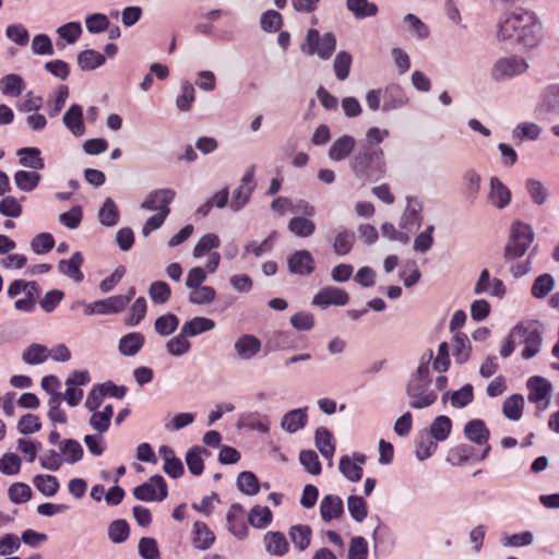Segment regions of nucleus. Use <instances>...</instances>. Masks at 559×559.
<instances>
[{
  "mask_svg": "<svg viewBox=\"0 0 559 559\" xmlns=\"http://www.w3.org/2000/svg\"><path fill=\"white\" fill-rule=\"evenodd\" d=\"M536 15L522 8L503 13L497 23V39L506 46L533 48L538 44Z\"/></svg>",
  "mask_w": 559,
  "mask_h": 559,
  "instance_id": "f257e3e1",
  "label": "nucleus"
},
{
  "mask_svg": "<svg viewBox=\"0 0 559 559\" xmlns=\"http://www.w3.org/2000/svg\"><path fill=\"white\" fill-rule=\"evenodd\" d=\"M349 168L361 182H378L386 175L384 151L371 146H359L349 162Z\"/></svg>",
  "mask_w": 559,
  "mask_h": 559,
  "instance_id": "f03ea898",
  "label": "nucleus"
},
{
  "mask_svg": "<svg viewBox=\"0 0 559 559\" xmlns=\"http://www.w3.org/2000/svg\"><path fill=\"white\" fill-rule=\"evenodd\" d=\"M534 238L535 234L531 225L514 221L503 250V259L508 262L522 258L531 248Z\"/></svg>",
  "mask_w": 559,
  "mask_h": 559,
  "instance_id": "7ed1b4c3",
  "label": "nucleus"
},
{
  "mask_svg": "<svg viewBox=\"0 0 559 559\" xmlns=\"http://www.w3.org/2000/svg\"><path fill=\"white\" fill-rule=\"evenodd\" d=\"M512 337H518V344H523V359L535 357L540 350L543 337L537 322H521L512 329Z\"/></svg>",
  "mask_w": 559,
  "mask_h": 559,
  "instance_id": "20e7f679",
  "label": "nucleus"
},
{
  "mask_svg": "<svg viewBox=\"0 0 559 559\" xmlns=\"http://www.w3.org/2000/svg\"><path fill=\"white\" fill-rule=\"evenodd\" d=\"M336 49V38L333 33L321 35L318 29L310 28L305 41L301 44V51L308 56L317 55L322 60H328Z\"/></svg>",
  "mask_w": 559,
  "mask_h": 559,
  "instance_id": "39448f33",
  "label": "nucleus"
},
{
  "mask_svg": "<svg viewBox=\"0 0 559 559\" xmlns=\"http://www.w3.org/2000/svg\"><path fill=\"white\" fill-rule=\"evenodd\" d=\"M133 496L139 501H163L168 496L167 483L160 475H154L147 481L133 489Z\"/></svg>",
  "mask_w": 559,
  "mask_h": 559,
  "instance_id": "423d86ee",
  "label": "nucleus"
},
{
  "mask_svg": "<svg viewBox=\"0 0 559 559\" xmlns=\"http://www.w3.org/2000/svg\"><path fill=\"white\" fill-rule=\"evenodd\" d=\"M528 69L526 60L519 56H510L498 59L491 69V78L497 81H504L524 73Z\"/></svg>",
  "mask_w": 559,
  "mask_h": 559,
  "instance_id": "0eeeda50",
  "label": "nucleus"
},
{
  "mask_svg": "<svg viewBox=\"0 0 559 559\" xmlns=\"http://www.w3.org/2000/svg\"><path fill=\"white\" fill-rule=\"evenodd\" d=\"M464 435L472 443L483 448L480 455L475 460L484 461L487 459L489 452L491 451V445L488 442L490 438V431L487 428L485 421L478 418L467 421L464 426Z\"/></svg>",
  "mask_w": 559,
  "mask_h": 559,
  "instance_id": "6e6552de",
  "label": "nucleus"
},
{
  "mask_svg": "<svg viewBox=\"0 0 559 559\" xmlns=\"http://www.w3.org/2000/svg\"><path fill=\"white\" fill-rule=\"evenodd\" d=\"M348 302V293L332 285L320 288L312 298V305L321 309H326L330 306H346Z\"/></svg>",
  "mask_w": 559,
  "mask_h": 559,
  "instance_id": "1a4fd4ad",
  "label": "nucleus"
},
{
  "mask_svg": "<svg viewBox=\"0 0 559 559\" xmlns=\"http://www.w3.org/2000/svg\"><path fill=\"white\" fill-rule=\"evenodd\" d=\"M442 386H406L407 404L413 409H423L431 406L439 396Z\"/></svg>",
  "mask_w": 559,
  "mask_h": 559,
  "instance_id": "9d476101",
  "label": "nucleus"
},
{
  "mask_svg": "<svg viewBox=\"0 0 559 559\" xmlns=\"http://www.w3.org/2000/svg\"><path fill=\"white\" fill-rule=\"evenodd\" d=\"M535 112L539 118L559 115V84L547 85L542 91Z\"/></svg>",
  "mask_w": 559,
  "mask_h": 559,
  "instance_id": "9b49d317",
  "label": "nucleus"
},
{
  "mask_svg": "<svg viewBox=\"0 0 559 559\" xmlns=\"http://www.w3.org/2000/svg\"><path fill=\"white\" fill-rule=\"evenodd\" d=\"M423 203L415 197H407V205L400 219V228L406 231L419 229L423 221Z\"/></svg>",
  "mask_w": 559,
  "mask_h": 559,
  "instance_id": "f8f14e48",
  "label": "nucleus"
},
{
  "mask_svg": "<svg viewBox=\"0 0 559 559\" xmlns=\"http://www.w3.org/2000/svg\"><path fill=\"white\" fill-rule=\"evenodd\" d=\"M245 514L246 510L240 503H233L226 515L228 531L239 540L246 539L249 533Z\"/></svg>",
  "mask_w": 559,
  "mask_h": 559,
  "instance_id": "ddd939ff",
  "label": "nucleus"
},
{
  "mask_svg": "<svg viewBox=\"0 0 559 559\" xmlns=\"http://www.w3.org/2000/svg\"><path fill=\"white\" fill-rule=\"evenodd\" d=\"M365 462L366 455L359 452H354L353 457L343 455L338 463L340 473L349 481L357 483L362 477V465Z\"/></svg>",
  "mask_w": 559,
  "mask_h": 559,
  "instance_id": "4468645a",
  "label": "nucleus"
},
{
  "mask_svg": "<svg viewBox=\"0 0 559 559\" xmlns=\"http://www.w3.org/2000/svg\"><path fill=\"white\" fill-rule=\"evenodd\" d=\"M287 266L290 273L297 275H310L314 269V259L308 250H297L287 261Z\"/></svg>",
  "mask_w": 559,
  "mask_h": 559,
  "instance_id": "2eb2a0df",
  "label": "nucleus"
},
{
  "mask_svg": "<svg viewBox=\"0 0 559 559\" xmlns=\"http://www.w3.org/2000/svg\"><path fill=\"white\" fill-rule=\"evenodd\" d=\"M62 122L75 138L83 136L86 132L83 107L80 104H72L68 108L62 117Z\"/></svg>",
  "mask_w": 559,
  "mask_h": 559,
  "instance_id": "dca6fc26",
  "label": "nucleus"
},
{
  "mask_svg": "<svg viewBox=\"0 0 559 559\" xmlns=\"http://www.w3.org/2000/svg\"><path fill=\"white\" fill-rule=\"evenodd\" d=\"M488 200L498 210H503L511 203V191L498 177L490 178Z\"/></svg>",
  "mask_w": 559,
  "mask_h": 559,
  "instance_id": "f3484780",
  "label": "nucleus"
},
{
  "mask_svg": "<svg viewBox=\"0 0 559 559\" xmlns=\"http://www.w3.org/2000/svg\"><path fill=\"white\" fill-rule=\"evenodd\" d=\"M344 514V503L337 495H326L320 502V515L324 523L340 519Z\"/></svg>",
  "mask_w": 559,
  "mask_h": 559,
  "instance_id": "a211bd4d",
  "label": "nucleus"
},
{
  "mask_svg": "<svg viewBox=\"0 0 559 559\" xmlns=\"http://www.w3.org/2000/svg\"><path fill=\"white\" fill-rule=\"evenodd\" d=\"M356 140L354 136L345 134L333 141L328 155L333 162H342L348 158L354 152Z\"/></svg>",
  "mask_w": 559,
  "mask_h": 559,
  "instance_id": "6ab92c4d",
  "label": "nucleus"
},
{
  "mask_svg": "<svg viewBox=\"0 0 559 559\" xmlns=\"http://www.w3.org/2000/svg\"><path fill=\"white\" fill-rule=\"evenodd\" d=\"M175 197V190L169 188L153 190L141 203V209L145 211H158L159 206H168L174 201Z\"/></svg>",
  "mask_w": 559,
  "mask_h": 559,
  "instance_id": "aec40b11",
  "label": "nucleus"
},
{
  "mask_svg": "<svg viewBox=\"0 0 559 559\" xmlns=\"http://www.w3.org/2000/svg\"><path fill=\"white\" fill-rule=\"evenodd\" d=\"M265 347L270 352L296 348L297 336L290 331H274L267 336Z\"/></svg>",
  "mask_w": 559,
  "mask_h": 559,
  "instance_id": "412c9836",
  "label": "nucleus"
},
{
  "mask_svg": "<svg viewBox=\"0 0 559 559\" xmlns=\"http://www.w3.org/2000/svg\"><path fill=\"white\" fill-rule=\"evenodd\" d=\"M383 105L382 110L384 112H389L391 110L400 109L404 107L408 98L404 92V90L397 84H391L386 86L383 91Z\"/></svg>",
  "mask_w": 559,
  "mask_h": 559,
  "instance_id": "4be33fe9",
  "label": "nucleus"
},
{
  "mask_svg": "<svg viewBox=\"0 0 559 559\" xmlns=\"http://www.w3.org/2000/svg\"><path fill=\"white\" fill-rule=\"evenodd\" d=\"M83 262V254L80 251H76L69 260H60L58 263V270L64 276L73 280L75 283H80L84 280V274L81 271Z\"/></svg>",
  "mask_w": 559,
  "mask_h": 559,
  "instance_id": "5701e85b",
  "label": "nucleus"
},
{
  "mask_svg": "<svg viewBox=\"0 0 559 559\" xmlns=\"http://www.w3.org/2000/svg\"><path fill=\"white\" fill-rule=\"evenodd\" d=\"M237 427L239 429L247 428L249 430H257L261 433H267L270 431V420L266 415H261L258 412H251L242 414L239 417Z\"/></svg>",
  "mask_w": 559,
  "mask_h": 559,
  "instance_id": "b1692460",
  "label": "nucleus"
},
{
  "mask_svg": "<svg viewBox=\"0 0 559 559\" xmlns=\"http://www.w3.org/2000/svg\"><path fill=\"white\" fill-rule=\"evenodd\" d=\"M307 407L296 408L287 412L283 416L281 420V427L289 433H295L298 430L302 429L307 425Z\"/></svg>",
  "mask_w": 559,
  "mask_h": 559,
  "instance_id": "393cba45",
  "label": "nucleus"
},
{
  "mask_svg": "<svg viewBox=\"0 0 559 559\" xmlns=\"http://www.w3.org/2000/svg\"><path fill=\"white\" fill-rule=\"evenodd\" d=\"M314 442L321 455L329 460L331 465L335 453V443L329 429L325 427H319L316 430Z\"/></svg>",
  "mask_w": 559,
  "mask_h": 559,
  "instance_id": "a878e982",
  "label": "nucleus"
},
{
  "mask_svg": "<svg viewBox=\"0 0 559 559\" xmlns=\"http://www.w3.org/2000/svg\"><path fill=\"white\" fill-rule=\"evenodd\" d=\"M263 540L265 550L272 556L282 557L289 550L287 538L282 532H267Z\"/></svg>",
  "mask_w": 559,
  "mask_h": 559,
  "instance_id": "bb28decb",
  "label": "nucleus"
},
{
  "mask_svg": "<svg viewBox=\"0 0 559 559\" xmlns=\"http://www.w3.org/2000/svg\"><path fill=\"white\" fill-rule=\"evenodd\" d=\"M21 166L34 170H40L45 167L41 152L38 147H22L16 151Z\"/></svg>",
  "mask_w": 559,
  "mask_h": 559,
  "instance_id": "cd10ccee",
  "label": "nucleus"
},
{
  "mask_svg": "<svg viewBox=\"0 0 559 559\" xmlns=\"http://www.w3.org/2000/svg\"><path fill=\"white\" fill-rule=\"evenodd\" d=\"M346 9L356 20L373 17L379 12L378 5L368 0H346Z\"/></svg>",
  "mask_w": 559,
  "mask_h": 559,
  "instance_id": "c85d7f7f",
  "label": "nucleus"
},
{
  "mask_svg": "<svg viewBox=\"0 0 559 559\" xmlns=\"http://www.w3.org/2000/svg\"><path fill=\"white\" fill-rule=\"evenodd\" d=\"M145 342V337L140 332H131L123 335L119 341V352L121 355L131 357L140 352Z\"/></svg>",
  "mask_w": 559,
  "mask_h": 559,
  "instance_id": "c756f323",
  "label": "nucleus"
},
{
  "mask_svg": "<svg viewBox=\"0 0 559 559\" xmlns=\"http://www.w3.org/2000/svg\"><path fill=\"white\" fill-rule=\"evenodd\" d=\"M193 545L197 549L206 550L215 542V535L210 527L201 521H197L193 524Z\"/></svg>",
  "mask_w": 559,
  "mask_h": 559,
  "instance_id": "7c9ffc66",
  "label": "nucleus"
},
{
  "mask_svg": "<svg viewBox=\"0 0 559 559\" xmlns=\"http://www.w3.org/2000/svg\"><path fill=\"white\" fill-rule=\"evenodd\" d=\"M76 61L82 71H92L102 67L106 57L94 49H85L78 53Z\"/></svg>",
  "mask_w": 559,
  "mask_h": 559,
  "instance_id": "2f4dec72",
  "label": "nucleus"
},
{
  "mask_svg": "<svg viewBox=\"0 0 559 559\" xmlns=\"http://www.w3.org/2000/svg\"><path fill=\"white\" fill-rule=\"evenodd\" d=\"M215 328V322L205 317H194L193 319L185 322L181 331L188 337L198 336L204 332L211 331Z\"/></svg>",
  "mask_w": 559,
  "mask_h": 559,
  "instance_id": "473e14b6",
  "label": "nucleus"
},
{
  "mask_svg": "<svg viewBox=\"0 0 559 559\" xmlns=\"http://www.w3.org/2000/svg\"><path fill=\"white\" fill-rule=\"evenodd\" d=\"M25 82L19 74H7L0 79V91L4 96L19 97L25 90Z\"/></svg>",
  "mask_w": 559,
  "mask_h": 559,
  "instance_id": "72a5a7b5",
  "label": "nucleus"
},
{
  "mask_svg": "<svg viewBox=\"0 0 559 559\" xmlns=\"http://www.w3.org/2000/svg\"><path fill=\"white\" fill-rule=\"evenodd\" d=\"M98 221L105 227H114L118 224L120 213L117 204L111 198H106L103 205L98 210Z\"/></svg>",
  "mask_w": 559,
  "mask_h": 559,
  "instance_id": "f704fd0d",
  "label": "nucleus"
},
{
  "mask_svg": "<svg viewBox=\"0 0 559 559\" xmlns=\"http://www.w3.org/2000/svg\"><path fill=\"white\" fill-rule=\"evenodd\" d=\"M474 399L473 386H461L456 391H447L442 394V402L450 401L454 408H463L468 405Z\"/></svg>",
  "mask_w": 559,
  "mask_h": 559,
  "instance_id": "c9c22d12",
  "label": "nucleus"
},
{
  "mask_svg": "<svg viewBox=\"0 0 559 559\" xmlns=\"http://www.w3.org/2000/svg\"><path fill=\"white\" fill-rule=\"evenodd\" d=\"M261 348V342L253 335H242L235 343V349L240 358L250 359Z\"/></svg>",
  "mask_w": 559,
  "mask_h": 559,
  "instance_id": "e433bc0d",
  "label": "nucleus"
},
{
  "mask_svg": "<svg viewBox=\"0 0 559 559\" xmlns=\"http://www.w3.org/2000/svg\"><path fill=\"white\" fill-rule=\"evenodd\" d=\"M273 520V513L269 507L254 506L248 514V523L258 530L267 527Z\"/></svg>",
  "mask_w": 559,
  "mask_h": 559,
  "instance_id": "4c0bfd02",
  "label": "nucleus"
},
{
  "mask_svg": "<svg viewBox=\"0 0 559 559\" xmlns=\"http://www.w3.org/2000/svg\"><path fill=\"white\" fill-rule=\"evenodd\" d=\"M287 228L296 237L308 238L314 234L316 224L308 217L295 216L289 219Z\"/></svg>",
  "mask_w": 559,
  "mask_h": 559,
  "instance_id": "58836bf2",
  "label": "nucleus"
},
{
  "mask_svg": "<svg viewBox=\"0 0 559 559\" xmlns=\"http://www.w3.org/2000/svg\"><path fill=\"white\" fill-rule=\"evenodd\" d=\"M555 285L554 276L549 273H544L533 282L531 294L535 299H544L554 290Z\"/></svg>",
  "mask_w": 559,
  "mask_h": 559,
  "instance_id": "ea45409f",
  "label": "nucleus"
},
{
  "mask_svg": "<svg viewBox=\"0 0 559 559\" xmlns=\"http://www.w3.org/2000/svg\"><path fill=\"white\" fill-rule=\"evenodd\" d=\"M35 488L45 497H53L60 488L59 480L53 475L39 474L33 478Z\"/></svg>",
  "mask_w": 559,
  "mask_h": 559,
  "instance_id": "a19ab883",
  "label": "nucleus"
},
{
  "mask_svg": "<svg viewBox=\"0 0 559 559\" xmlns=\"http://www.w3.org/2000/svg\"><path fill=\"white\" fill-rule=\"evenodd\" d=\"M312 531L309 525H294L289 530V537L295 548L299 551L306 550L311 542Z\"/></svg>",
  "mask_w": 559,
  "mask_h": 559,
  "instance_id": "79ce46f5",
  "label": "nucleus"
},
{
  "mask_svg": "<svg viewBox=\"0 0 559 559\" xmlns=\"http://www.w3.org/2000/svg\"><path fill=\"white\" fill-rule=\"evenodd\" d=\"M92 416L90 418L91 427L96 430L99 435L105 433L109 427L110 421L114 416V408L111 405H106L102 412H92Z\"/></svg>",
  "mask_w": 559,
  "mask_h": 559,
  "instance_id": "37998d69",
  "label": "nucleus"
},
{
  "mask_svg": "<svg viewBox=\"0 0 559 559\" xmlns=\"http://www.w3.org/2000/svg\"><path fill=\"white\" fill-rule=\"evenodd\" d=\"M69 97V87L67 85H60L55 96L49 98L46 104V110L50 118L57 117L66 106Z\"/></svg>",
  "mask_w": 559,
  "mask_h": 559,
  "instance_id": "c03bdc74",
  "label": "nucleus"
},
{
  "mask_svg": "<svg viewBox=\"0 0 559 559\" xmlns=\"http://www.w3.org/2000/svg\"><path fill=\"white\" fill-rule=\"evenodd\" d=\"M50 349L41 344L29 345L22 354V359L28 365H39L48 359Z\"/></svg>",
  "mask_w": 559,
  "mask_h": 559,
  "instance_id": "a18cd8bd",
  "label": "nucleus"
},
{
  "mask_svg": "<svg viewBox=\"0 0 559 559\" xmlns=\"http://www.w3.org/2000/svg\"><path fill=\"white\" fill-rule=\"evenodd\" d=\"M203 453L207 454L209 452L202 447H193L186 454L188 469L193 476H200L204 471Z\"/></svg>",
  "mask_w": 559,
  "mask_h": 559,
  "instance_id": "49530a36",
  "label": "nucleus"
},
{
  "mask_svg": "<svg viewBox=\"0 0 559 559\" xmlns=\"http://www.w3.org/2000/svg\"><path fill=\"white\" fill-rule=\"evenodd\" d=\"M41 179L37 171L17 170L14 174V182L16 187L24 192H31L38 186Z\"/></svg>",
  "mask_w": 559,
  "mask_h": 559,
  "instance_id": "de8ad7c7",
  "label": "nucleus"
},
{
  "mask_svg": "<svg viewBox=\"0 0 559 559\" xmlns=\"http://www.w3.org/2000/svg\"><path fill=\"white\" fill-rule=\"evenodd\" d=\"M354 242L355 234L350 230L342 229L334 237L333 250L340 257L346 255L352 251Z\"/></svg>",
  "mask_w": 559,
  "mask_h": 559,
  "instance_id": "09e8293b",
  "label": "nucleus"
},
{
  "mask_svg": "<svg viewBox=\"0 0 559 559\" xmlns=\"http://www.w3.org/2000/svg\"><path fill=\"white\" fill-rule=\"evenodd\" d=\"M237 487L247 496H255L260 490V483L252 472L243 471L237 476Z\"/></svg>",
  "mask_w": 559,
  "mask_h": 559,
  "instance_id": "8fccbe9b",
  "label": "nucleus"
},
{
  "mask_svg": "<svg viewBox=\"0 0 559 559\" xmlns=\"http://www.w3.org/2000/svg\"><path fill=\"white\" fill-rule=\"evenodd\" d=\"M452 420L445 416H437L430 425V435L436 441H444L451 433Z\"/></svg>",
  "mask_w": 559,
  "mask_h": 559,
  "instance_id": "3c124183",
  "label": "nucleus"
},
{
  "mask_svg": "<svg viewBox=\"0 0 559 559\" xmlns=\"http://www.w3.org/2000/svg\"><path fill=\"white\" fill-rule=\"evenodd\" d=\"M347 509L352 519L357 523L364 522L368 515L367 502L360 496L350 495L347 498Z\"/></svg>",
  "mask_w": 559,
  "mask_h": 559,
  "instance_id": "603ef678",
  "label": "nucleus"
},
{
  "mask_svg": "<svg viewBox=\"0 0 559 559\" xmlns=\"http://www.w3.org/2000/svg\"><path fill=\"white\" fill-rule=\"evenodd\" d=\"M179 325V319L174 313L159 316L154 322V330L160 336L173 334Z\"/></svg>",
  "mask_w": 559,
  "mask_h": 559,
  "instance_id": "864d4df0",
  "label": "nucleus"
},
{
  "mask_svg": "<svg viewBox=\"0 0 559 559\" xmlns=\"http://www.w3.org/2000/svg\"><path fill=\"white\" fill-rule=\"evenodd\" d=\"M524 406V400L520 394H513L503 402V415L513 421L521 418Z\"/></svg>",
  "mask_w": 559,
  "mask_h": 559,
  "instance_id": "5fc2aeb1",
  "label": "nucleus"
},
{
  "mask_svg": "<svg viewBox=\"0 0 559 559\" xmlns=\"http://www.w3.org/2000/svg\"><path fill=\"white\" fill-rule=\"evenodd\" d=\"M60 452L64 455V461L69 464H75L82 460L84 451L81 443L74 439H67L60 444Z\"/></svg>",
  "mask_w": 559,
  "mask_h": 559,
  "instance_id": "6e6d98bb",
  "label": "nucleus"
},
{
  "mask_svg": "<svg viewBox=\"0 0 559 559\" xmlns=\"http://www.w3.org/2000/svg\"><path fill=\"white\" fill-rule=\"evenodd\" d=\"M99 314L119 313L128 306V299L118 295L97 300Z\"/></svg>",
  "mask_w": 559,
  "mask_h": 559,
  "instance_id": "4d7b16f0",
  "label": "nucleus"
},
{
  "mask_svg": "<svg viewBox=\"0 0 559 559\" xmlns=\"http://www.w3.org/2000/svg\"><path fill=\"white\" fill-rule=\"evenodd\" d=\"M552 386H530L527 400L536 404L539 411L548 408L550 403Z\"/></svg>",
  "mask_w": 559,
  "mask_h": 559,
  "instance_id": "13d9d810",
  "label": "nucleus"
},
{
  "mask_svg": "<svg viewBox=\"0 0 559 559\" xmlns=\"http://www.w3.org/2000/svg\"><path fill=\"white\" fill-rule=\"evenodd\" d=\"M473 452L472 445L461 443L449 451L447 461L453 466H461L473 457Z\"/></svg>",
  "mask_w": 559,
  "mask_h": 559,
  "instance_id": "bf43d9fd",
  "label": "nucleus"
},
{
  "mask_svg": "<svg viewBox=\"0 0 559 559\" xmlns=\"http://www.w3.org/2000/svg\"><path fill=\"white\" fill-rule=\"evenodd\" d=\"M283 16L275 10H266L261 14L260 26L265 33H276L283 26Z\"/></svg>",
  "mask_w": 559,
  "mask_h": 559,
  "instance_id": "052dcab7",
  "label": "nucleus"
},
{
  "mask_svg": "<svg viewBox=\"0 0 559 559\" xmlns=\"http://www.w3.org/2000/svg\"><path fill=\"white\" fill-rule=\"evenodd\" d=\"M130 535V526L126 520H115L108 525V537L114 544L124 543Z\"/></svg>",
  "mask_w": 559,
  "mask_h": 559,
  "instance_id": "680f3d73",
  "label": "nucleus"
},
{
  "mask_svg": "<svg viewBox=\"0 0 559 559\" xmlns=\"http://www.w3.org/2000/svg\"><path fill=\"white\" fill-rule=\"evenodd\" d=\"M352 61V56L347 51H340L335 56L333 61V70L337 80L345 81L348 78Z\"/></svg>",
  "mask_w": 559,
  "mask_h": 559,
  "instance_id": "e2e57ef3",
  "label": "nucleus"
},
{
  "mask_svg": "<svg viewBox=\"0 0 559 559\" xmlns=\"http://www.w3.org/2000/svg\"><path fill=\"white\" fill-rule=\"evenodd\" d=\"M148 295L156 305L167 302L171 296L170 286L164 281L153 282L148 287Z\"/></svg>",
  "mask_w": 559,
  "mask_h": 559,
  "instance_id": "0e129e2a",
  "label": "nucleus"
},
{
  "mask_svg": "<svg viewBox=\"0 0 559 559\" xmlns=\"http://www.w3.org/2000/svg\"><path fill=\"white\" fill-rule=\"evenodd\" d=\"M191 348V343L188 341V336L183 334L180 330V333L177 336L171 337L166 343L167 352L175 357H179L188 353Z\"/></svg>",
  "mask_w": 559,
  "mask_h": 559,
  "instance_id": "69168bd1",
  "label": "nucleus"
},
{
  "mask_svg": "<svg viewBox=\"0 0 559 559\" xmlns=\"http://www.w3.org/2000/svg\"><path fill=\"white\" fill-rule=\"evenodd\" d=\"M254 187L255 186H239L238 188L235 189L231 202L229 203V207L233 212H239L250 202Z\"/></svg>",
  "mask_w": 559,
  "mask_h": 559,
  "instance_id": "338daca9",
  "label": "nucleus"
},
{
  "mask_svg": "<svg viewBox=\"0 0 559 559\" xmlns=\"http://www.w3.org/2000/svg\"><path fill=\"white\" fill-rule=\"evenodd\" d=\"M299 462L304 468L311 475H319L322 465L318 454L313 450H302L299 453Z\"/></svg>",
  "mask_w": 559,
  "mask_h": 559,
  "instance_id": "774afa93",
  "label": "nucleus"
}]
</instances>
